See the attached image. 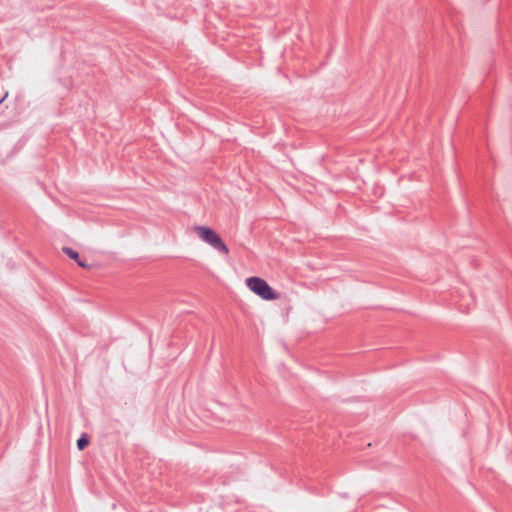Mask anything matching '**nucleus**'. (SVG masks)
Masks as SVG:
<instances>
[{
  "label": "nucleus",
  "mask_w": 512,
  "mask_h": 512,
  "mask_svg": "<svg viewBox=\"0 0 512 512\" xmlns=\"http://www.w3.org/2000/svg\"><path fill=\"white\" fill-rule=\"evenodd\" d=\"M62 251L63 253H65L69 258L75 260L77 262V264L82 267V268H88V265L83 262L82 260H80L79 258V254L78 252H76L75 250H73L72 248H69V247H63L62 248Z\"/></svg>",
  "instance_id": "7ed1b4c3"
},
{
  "label": "nucleus",
  "mask_w": 512,
  "mask_h": 512,
  "mask_svg": "<svg viewBox=\"0 0 512 512\" xmlns=\"http://www.w3.org/2000/svg\"><path fill=\"white\" fill-rule=\"evenodd\" d=\"M192 231L198 236L199 239L210 245L218 252L224 255L229 253L227 245L223 242L219 234L212 228L208 226L197 225L192 227Z\"/></svg>",
  "instance_id": "f257e3e1"
},
{
  "label": "nucleus",
  "mask_w": 512,
  "mask_h": 512,
  "mask_svg": "<svg viewBox=\"0 0 512 512\" xmlns=\"http://www.w3.org/2000/svg\"><path fill=\"white\" fill-rule=\"evenodd\" d=\"M89 444V440L86 436H81L77 440V447L79 450H83Z\"/></svg>",
  "instance_id": "20e7f679"
},
{
  "label": "nucleus",
  "mask_w": 512,
  "mask_h": 512,
  "mask_svg": "<svg viewBox=\"0 0 512 512\" xmlns=\"http://www.w3.org/2000/svg\"><path fill=\"white\" fill-rule=\"evenodd\" d=\"M246 286L251 292L266 301H273L280 298V294L275 291L266 280L261 277L252 276L245 280Z\"/></svg>",
  "instance_id": "f03ea898"
}]
</instances>
